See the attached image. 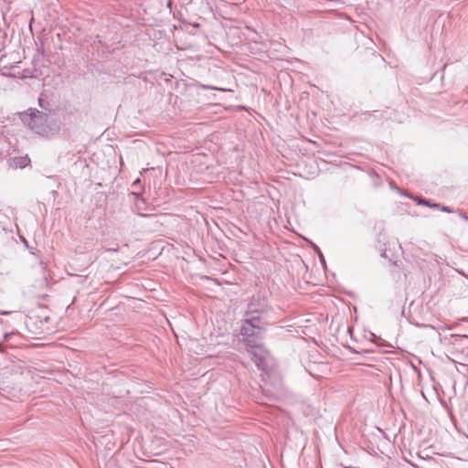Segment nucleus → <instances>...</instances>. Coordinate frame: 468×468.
Masks as SVG:
<instances>
[{
  "instance_id": "nucleus-1",
  "label": "nucleus",
  "mask_w": 468,
  "mask_h": 468,
  "mask_svg": "<svg viewBox=\"0 0 468 468\" xmlns=\"http://www.w3.org/2000/svg\"><path fill=\"white\" fill-rule=\"evenodd\" d=\"M271 310V306L268 299L263 296L253 297L248 303L245 319L239 331L251 347L259 346L258 341L266 330Z\"/></svg>"
},
{
  "instance_id": "nucleus-2",
  "label": "nucleus",
  "mask_w": 468,
  "mask_h": 468,
  "mask_svg": "<svg viewBox=\"0 0 468 468\" xmlns=\"http://www.w3.org/2000/svg\"><path fill=\"white\" fill-rule=\"evenodd\" d=\"M17 114L20 121L37 134L48 137L56 133V130L50 125L48 112L29 108Z\"/></svg>"
},
{
  "instance_id": "nucleus-3",
  "label": "nucleus",
  "mask_w": 468,
  "mask_h": 468,
  "mask_svg": "<svg viewBox=\"0 0 468 468\" xmlns=\"http://www.w3.org/2000/svg\"><path fill=\"white\" fill-rule=\"evenodd\" d=\"M38 105L42 109L41 112H48L49 114L52 111L49 101L42 96L38 98Z\"/></svg>"
},
{
  "instance_id": "nucleus-4",
  "label": "nucleus",
  "mask_w": 468,
  "mask_h": 468,
  "mask_svg": "<svg viewBox=\"0 0 468 468\" xmlns=\"http://www.w3.org/2000/svg\"><path fill=\"white\" fill-rule=\"evenodd\" d=\"M418 204L424 205L426 207H432V208H439L440 207V204H438V203H431L430 200H426V199L419 200Z\"/></svg>"
},
{
  "instance_id": "nucleus-5",
  "label": "nucleus",
  "mask_w": 468,
  "mask_h": 468,
  "mask_svg": "<svg viewBox=\"0 0 468 468\" xmlns=\"http://www.w3.org/2000/svg\"><path fill=\"white\" fill-rule=\"evenodd\" d=\"M27 162H29V159H27V157H22V158H19V160L16 162V165L23 168L27 165Z\"/></svg>"
},
{
  "instance_id": "nucleus-6",
  "label": "nucleus",
  "mask_w": 468,
  "mask_h": 468,
  "mask_svg": "<svg viewBox=\"0 0 468 468\" xmlns=\"http://www.w3.org/2000/svg\"><path fill=\"white\" fill-rule=\"evenodd\" d=\"M200 87L204 90H222V91H225L227 90L226 89H223V88H218V87H215V86H209V85H200Z\"/></svg>"
},
{
  "instance_id": "nucleus-7",
  "label": "nucleus",
  "mask_w": 468,
  "mask_h": 468,
  "mask_svg": "<svg viewBox=\"0 0 468 468\" xmlns=\"http://www.w3.org/2000/svg\"><path fill=\"white\" fill-rule=\"evenodd\" d=\"M441 211L443 212H447V213H452L453 212V210L450 207H447V206H441L440 205V207H439Z\"/></svg>"
},
{
  "instance_id": "nucleus-8",
  "label": "nucleus",
  "mask_w": 468,
  "mask_h": 468,
  "mask_svg": "<svg viewBox=\"0 0 468 468\" xmlns=\"http://www.w3.org/2000/svg\"><path fill=\"white\" fill-rule=\"evenodd\" d=\"M317 254H318V257H319V259H320L321 262H322L324 265H325V260H324V255H323L322 251H319Z\"/></svg>"
},
{
  "instance_id": "nucleus-9",
  "label": "nucleus",
  "mask_w": 468,
  "mask_h": 468,
  "mask_svg": "<svg viewBox=\"0 0 468 468\" xmlns=\"http://www.w3.org/2000/svg\"><path fill=\"white\" fill-rule=\"evenodd\" d=\"M311 245H312V248L314 249V250L316 253H318L319 251H321V250H320V249H319V247H318L316 244H314V243H311Z\"/></svg>"
},
{
  "instance_id": "nucleus-10",
  "label": "nucleus",
  "mask_w": 468,
  "mask_h": 468,
  "mask_svg": "<svg viewBox=\"0 0 468 468\" xmlns=\"http://www.w3.org/2000/svg\"><path fill=\"white\" fill-rule=\"evenodd\" d=\"M381 257L383 258H388V255L387 253V250H383L382 252H381Z\"/></svg>"
},
{
  "instance_id": "nucleus-11",
  "label": "nucleus",
  "mask_w": 468,
  "mask_h": 468,
  "mask_svg": "<svg viewBox=\"0 0 468 468\" xmlns=\"http://www.w3.org/2000/svg\"><path fill=\"white\" fill-rule=\"evenodd\" d=\"M261 362H262V360H261V358L260 357V358H259V362H257V365H258V367H261Z\"/></svg>"
},
{
  "instance_id": "nucleus-12",
  "label": "nucleus",
  "mask_w": 468,
  "mask_h": 468,
  "mask_svg": "<svg viewBox=\"0 0 468 468\" xmlns=\"http://www.w3.org/2000/svg\"><path fill=\"white\" fill-rule=\"evenodd\" d=\"M4 352L3 344L0 343V353Z\"/></svg>"
},
{
  "instance_id": "nucleus-13",
  "label": "nucleus",
  "mask_w": 468,
  "mask_h": 468,
  "mask_svg": "<svg viewBox=\"0 0 468 468\" xmlns=\"http://www.w3.org/2000/svg\"><path fill=\"white\" fill-rule=\"evenodd\" d=\"M445 328H446L447 330H452V329L453 328V326H452V325H447Z\"/></svg>"
},
{
  "instance_id": "nucleus-14",
  "label": "nucleus",
  "mask_w": 468,
  "mask_h": 468,
  "mask_svg": "<svg viewBox=\"0 0 468 468\" xmlns=\"http://www.w3.org/2000/svg\"><path fill=\"white\" fill-rule=\"evenodd\" d=\"M138 183H140V179H136V180L133 182V184H134V185H135V184H138Z\"/></svg>"
},
{
  "instance_id": "nucleus-15",
  "label": "nucleus",
  "mask_w": 468,
  "mask_h": 468,
  "mask_svg": "<svg viewBox=\"0 0 468 468\" xmlns=\"http://www.w3.org/2000/svg\"><path fill=\"white\" fill-rule=\"evenodd\" d=\"M461 336H462V337H464V338H468V335H461Z\"/></svg>"
},
{
  "instance_id": "nucleus-16",
  "label": "nucleus",
  "mask_w": 468,
  "mask_h": 468,
  "mask_svg": "<svg viewBox=\"0 0 468 468\" xmlns=\"http://www.w3.org/2000/svg\"><path fill=\"white\" fill-rule=\"evenodd\" d=\"M112 251H117V250H118V248L112 249Z\"/></svg>"
},
{
  "instance_id": "nucleus-17",
  "label": "nucleus",
  "mask_w": 468,
  "mask_h": 468,
  "mask_svg": "<svg viewBox=\"0 0 468 468\" xmlns=\"http://www.w3.org/2000/svg\"><path fill=\"white\" fill-rule=\"evenodd\" d=\"M463 218H464V219H466V220H468V217H466V216H464V217H463Z\"/></svg>"
}]
</instances>
